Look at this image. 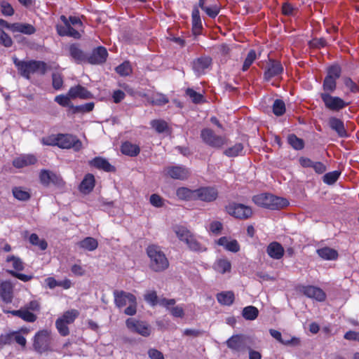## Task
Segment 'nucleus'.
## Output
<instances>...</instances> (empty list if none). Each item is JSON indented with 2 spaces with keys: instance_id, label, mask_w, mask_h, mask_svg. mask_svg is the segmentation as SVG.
I'll use <instances>...</instances> for the list:
<instances>
[{
  "instance_id": "nucleus-12",
  "label": "nucleus",
  "mask_w": 359,
  "mask_h": 359,
  "mask_svg": "<svg viewBox=\"0 0 359 359\" xmlns=\"http://www.w3.org/2000/svg\"><path fill=\"white\" fill-rule=\"evenodd\" d=\"M218 197V191L213 187H201L196 189V201L203 202L215 201Z\"/></svg>"
},
{
  "instance_id": "nucleus-37",
  "label": "nucleus",
  "mask_w": 359,
  "mask_h": 359,
  "mask_svg": "<svg viewBox=\"0 0 359 359\" xmlns=\"http://www.w3.org/2000/svg\"><path fill=\"white\" fill-rule=\"evenodd\" d=\"M342 81L346 88H347L351 93H359V81H354L350 76H344Z\"/></svg>"
},
{
  "instance_id": "nucleus-31",
  "label": "nucleus",
  "mask_w": 359,
  "mask_h": 359,
  "mask_svg": "<svg viewBox=\"0 0 359 359\" xmlns=\"http://www.w3.org/2000/svg\"><path fill=\"white\" fill-rule=\"evenodd\" d=\"M267 253L271 258L280 259L283 256L284 249L280 243L273 242L269 245Z\"/></svg>"
},
{
  "instance_id": "nucleus-20",
  "label": "nucleus",
  "mask_w": 359,
  "mask_h": 359,
  "mask_svg": "<svg viewBox=\"0 0 359 359\" xmlns=\"http://www.w3.org/2000/svg\"><path fill=\"white\" fill-rule=\"evenodd\" d=\"M89 165L98 170H102L108 172H115L116 168L104 158L97 156L89 161Z\"/></svg>"
},
{
  "instance_id": "nucleus-34",
  "label": "nucleus",
  "mask_w": 359,
  "mask_h": 359,
  "mask_svg": "<svg viewBox=\"0 0 359 359\" xmlns=\"http://www.w3.org/2000/svg\"><path fill=\"white\" fill-rule=\"evenodd\" d=\"M318 255L324 259L332 260L338 257V253L335 250L330 248H323L317 250Z\"/></svg>"
},
{
  "instance_id": "nucleus-16",
  "label": "nucleus",
  "mask_w": 359,
  "mask_h": 359,
  "mask_svg": "<svg viewBox=\"0 0 359 359\" xmlns=\"http://www.w3.org/2000/svg\"><path fill=\"white\" fill-rule=\"evenodd\" d=\"M177 236L182 241H184L189 247L196 250L198 249V243L194 239L189 231L184 226H177L174 229Z\"/></svg>"
},
{
  "instance_id": "nucleus-61",
  "label": "nucleus",
  "mask_w": 359,
  "mask_h": 359,
  "mask_svg": "<svg viewBox=\"0 0 359 359\" xmlns=\"http://www.w3.org/2000/svg\"><path fill=\"white\" fill-rule=\"evenodd\" d=\"M70 98L68 95H59L55 97V101L62 107H67L70 104Z\"/></svg>"
},
{
  "instance_id": "nucleus-55",
  "label": "nucleus",
  "mask_w": 359,
  "mask_h": 359,
  "mask_svg": "<svg viewBox=\"0 0 359 359\" xmlns=\"http://www.w3.org/2000/svg\"><path fill=\"white\" fill-rule=\"evenodd\" d=\"M52 85L55 90H60L63 86V78L60 73H53Z\"/></svg>"
},
{
  "instance_id": "nucleus-54",
  "label": "nucleus",
  "mask_w": 359,
  "mask_h": 359,
  "mask_svg": "<svg viewBox=\"0 0 359 359\" xmlns=\"http://www.w3.org/2000/svg\"><path fill=\"white\" fill-rule=\"evenodd\" d=\"M0 8L1 13L5 16H12L14 14L13 6L6 1H0Z\"/></svg>"
},
{
  "instance_id": "nucleus-33",
  "label": "nucleus",
  "mask_w": 359,
  "mask_h": 359,
  "mask_svg": "<svg viewBox=\"0 0 359 359\" xmlns=\"http://www.w3.org/2000/svg\"><path fill=\"white\" fill-rule=\"evenodd\" d=\"M217 301L223 305L230 306L234 301V294L233 292H223L217 294Z\"/></svg>"
},
{
  "instance_id": "nucleus-40",
  "label": "nucleus",
  "mask_w": 359,
  "mask_h": 359,
  "mask_svg": "<svg viewBox=\"0 0 359 359\" xmlns=\"http://www.w3.org/2000/svg\"><path fill=\"white\" fill-rule=\"evenodd\" d=\"M16 316L29 323H34L37 318L36 316L33 313L27 312V310L25 309L24 306L21 307L19 310H17Z\"/></svg>"
},
{
  "instance_id": "nucleus-26",
  "label": "nucleus",
  "mask_w": 359,
  "mask_h": 359,
  "mask_svg": "<svg viewBox=\"0 0 359 359\" xmlns=\"http://www.w3.org/2000/svg\"><path fill=\"white\" fill-rule=\"evenodd\" d=\"M302 291L306 297L313 298L319 302L324 301L325 299V292L321 289L314 286H304Z\"/></svg>"
},
{
  "instance_id": "nucleus-29",
  "label": "nucleus",
  "mask_w": 359,
  "mask_h": 359,
  "mask_svg": "<svg viewBox=\"0 0 359 359\" xmlns=\"http://www.w3.org/2000/svg\"><path fill=\"white\" fill-rule=\"evenodd\" d=\"M121 151L124 155L135 157L140 154V148L137 144L126 141L122 143Z\"/></svg>"
},
{
  "instance_id": "nucleus-4",
  "label": "nucleus",
  "mask_w": 359,
  "mask_h": 359,
  "mask_svg": "<svg viewBox=\"0 0 359 359\" xmlns=\"http://www.w3.org/2000/svg\"><path fill=\"white\" fill-rule=\"evenodd\" d=\"M252 201L258 206L269 210H280L289 205L286 198L268 193L254 196Z\"/></svg>"
},
{
  "instance_id": "nucleus-47",
  "label": "nucleus",
  "mask_w": 359,
  "mask_h": 359,
  "mask_svg": "<svg viewBox=\"0 0 359 359\" xmlns=\"http://www.w3.org/2000/svg\"><path fill=\"white\" fill-rule=\"evenodd\" d=\"M151 126L158 133H164L168 128L166 121L161 119L151 121Z\"/></svg>"
},
{
  "instance_id": "nucleus-30",
  "label": "nucleus",
  "mask_w": 359,
  "mask_h": 359,
  "mask_svg": "<svg viewBox=\"0 0 359 359\" xmlns=\"http://www.w3.org/2000/svg\"><path fill=\"white\" fill-rule=\"evenodd\" d=\"M177 197L182 201H196V189L192 190L187 187H179L176 190Z\"/></svg>"
},
{
  "instance_id": "nucleus-11",
  "label": "nucleus",
  "mask_w": 359,
  "mask_h": 359,
  "mask_svg": "<svg viewBox=\"0 0 359 359\" xmlns=\"http://www.w3.org/2000/svg\"><path fill=\"white\" fill-rule=\"evenodd\" d=\"M39 179L41 183L45 187L53 184L58 187H61L65 184V182L60 175L48 170H42L40 172Z\"/></svg>"
},
{
  "instance_id": "nucleus-51",
  "label": "nucleus",
  "mask_w": 359,
  "mask_h": 359,
  "mask_svg": "<svg viewBox=\"0 0 359 359\" xmlns=\"http://www.w3.org/2000/svg\"><path fill=\"white\" fill-rule=\"evenodd\" d=\"M13 43L11 37L0 27V44L6 48H10Z\"/></svg>"
},
{
  "instance_id": "nucleus-57",
  "label": "nucleus",
  "mask_w": 359,
  "mask_h": 359,
  "mask_svg": "<svg viewBox=\"0 0 359 359\" xmlns=\"http://www.w3.org/2000/svg\"><path fill=\"white\" fill-rule=\"evenodd\" d=\"M6 262H12L13 267L16 271H22L24 269V266H23V263L22 262V260L19 257H15L14 255L8 256L6 258Z\"/></svg>"
},
{
  "instance_id": "nucleus-41",
  "label": "nucleus",
  "mask_w": 359,
  "mask_h": 359,
  "mask_svg": "<svg viewBox=\"0 0 359 359\" xmlns=\"http://www.w3.org/2000/svg\"><path fill=\"white\" fill-rule=\"evenodd\" d=\"M341 173L339 170L327 172L323 177V182L328 185L334 184L339 178Z\"/></svg>"
},
{
  "instance_id": "nucleus-59",
  "label": "nucleus",
  "mask_w": 359,
  "mask_h": 359,
  "mask_svg": "<svg viewBox=\"0 0 359 359\" xmlns=\"http://www.w3.org/2000/svg\"><path fill=\"white\" fill-rule=\"evenodd\" d=\"M67 325V324L66 323L63 322L62 320L57 319L55 322L56 327H57L59 333L62 336H67L69 333V328Z\"/></svg>"
},
{
  "instance_id": "nucleus-19",
  "label": "nucleus",
  "mask_w": 359,
  "mask_h": 359,
  "mask_svg": "<svg viewBox=\"0 0 359 359\" xmlns=\"http://www.w3.org/2000/svg\"><path fill=\"white\" fill-rule=\"evenodd\" d=\"M114 297L115 304L118 308H121L126 306L127 302H134L135 300V297L133 294L124 292L123 290H114Z\"/></svg>"
},
{
  "instance_id": "nucleus-25",
  "label": "nucleus",
  "mask_w": 359,
  "mask_h": 359,
  "mask_svg": "<svg viewBox=\"0 0 359 359\" xmlns=\"http://www.w3.org/2000/svg\"><path fill=\"white\" fill-rule=\"evenodd\" d=\"M37 162L36 156L33 154L21 155L13 161V165L17 168H22L34 165Z\"/></svg>"
},
{
  "instance_id": "nucleus-58",
  "label": "nucleus",
  "mask_w": 359,
  "mask_h": 359,
  "mask_svg": "<svg viewBox=\"0 0 359 359\" xmlns=\"http://www.w3.org/2000/svg\"><path fill=\"white\" fill-rule=\"evenodd\" d=\"M95 107L94 102H88L83 104L78 105L74 107V112L88 113L93 111Z\"/></svg>"
},
{
  "instance_id": "nucleus-44",
  "label": "nucleus",
  "mask_w": 359,
  "mask_h": 359,
  "mask_svg": "<svg viewBox=\"0 0 359 359\" xmlns=\"http://www.w3.org/2000/svg\"><path fill=\"white\" fill-rule=\"evenodd\" d=\"M116 72L121 76H129L132 73L130 62L125 61L116 67Z\"/></svg>"
},
{
  "instance_id": "nucleus-5",
  "label": "nucleus",
  "mask_w": 359,
  "mask_h": 359,
  "mask_svg": "<svg viewBox=\"0 0 359 359\" xmlns=\"http://www.w3.org/2000/svg\"><path fill=\"white\" fill-rule=\"evenodd\" d=\"M226 212L238 219H248L252 216L253 211L250 206L236 202H231L225 206Z\"/></svg>"
},
{
  "instance_id": "nucleus-3",
  "label": "nucleus",
  "mask_w": 359,
  "mask_h": 359,
  "mask_svg": "<svg viewBox=\"0 0 359 359\" xmlns=\"http://www.w3.org/2000/svg\"><path fill=\"white\" fill-rule=\"evenodd\" d=\"M149 258V268L155 272H161L169 266V262L161 248L156 245H149L147 249Z\"/></svg>"
},
{
  "instance_id": "nucleus-43",
  "label": "nucleus",
  "mask_w": 359,
  "mask_h": 359,
  "mask_svg": "<svg viewBox=\"0 0 359 359\" xmlns=\"http://www.w3.org/2000/svg\"><path fill=\"white\" fill-rule=\"evenodd\" d=\"M187 96L189 97L194 104H200L204 102V97L202 94L197 93L193 88H188L185 90Z\"/></svg>"
},
{
  "instance_id": "nucleus-56",
  "label": "nucleus",
  "mask_w": 359,
  "mask_h": 359,
  "mask_svg": "<svg viewBox=\"0 0 359 359\" xmlns=\"http://www.w3.org/2000/svg\"><path fill=\"white\" fill-rule=\"evenodd\" d=\"M220 8L215 4H208V8H205V13L210 18H215L219 13Z\"/></svg>"
},
{
  "instance_id": "nucleus-21",
  "label": "nucleus",
  "mask_w": 359,
  "mask_h": 359,
  "mask_svg": "<svg viewBox=\"0 0 359 359\" xmlns=\"http://www.w3.org/2000/svg\"><path fill=\"white\" fill-rule=\"evenodd\" d=\"M95 186V179L93 174H86L79 186V190L83 194H88L93 191Z\"/></svg>"
},
{
  "instance_id": "nucleus-7",
  "label": "nucleus",
  "mask_w": 359,
  "mask_h": 359,
  "mask_svg": "<svg viewBox=\"0 0 359 359\" xmlns=\"http://www.w3.org/2000/svg\"><path fill=\"white\" fill-rule=\"evenodd\" d=\"M284 68L280 60L269 58L263 74L264 81H269L273 78L281 77Z\"/></svg>"
},
{
  "instance_id": "nucleus-1",
  "label": "nucleus",
  "mask_w": 359,
  "mask_h": 359,
  "mask_svg": "<svg viewBox=\"0 0 359 359\" xmlns=\"http://www.w3.org/2000/svg\"><path fill=\"white\" fill-rule=\"evenodd\" d=\"M342 75V67L338 62H334L327 67L326 75L323 81V92L320 97L325 107L332 111H339L350 104L339 96H333L337 88V81Z\"/></svg>"
},
{
  "instance_id": "nucleus-9",
  "label": "nucleus",
  "mask_w": 359,
  "mask_h": 359,
  "mask_svg": "<svg viewBox=\"0 0 359 359\" xmlns=\"http://www.w3.org/2000/svg\"><path fill=\"white\" fill-rule=\"evenodd\" d=\"M50 332L46 330L38 332L34 338L33 348L38 353L42 354L49 350Z\"/></svg>"
},
{
  "instance_id": "nucleus-45",
  "label": "nucleus",
  "mask_w": 359,
  "mask_h": 359,
  "mask_svg": "<svg viewBox=\"0 0 359 359\" xmlns=\"http://www.w3.org/2000/svg\"><path fill=\"white\" fill-rule=\"evenodd\" d=\"M231 263L227 259H219L218 260L215 265V269L221 273H224L231 270Z\"/></svg>"
},
{
  "instance_id": "nucleus-46",
  "label": "nucleus",
  "mask_w": 359,
  "mask_h": 359,
  "mask_svg": "<svg viewBox=\"0 0 359 359\" xmlns=\"http://www.w3.org/2000/svg\"><path fill=\"white\" fill-rule=\"evenodd\" d=\"M60 18L64 25H56L55 29L57 33L60 36H66L67 34H62V32L60 31L63 30L65 31V32H67V31H69V27H71V25L65 15H62Z\"/></svg>"
},
{
  "instance_id": "nucleus-42",
  "label": "nucleus",
  "mask_w": 359,
  "mask_h": 359,
  "mask_svg": "<svg viewBox=\"0 0 359 359\" xmlns=\"http://www.w3.org/2000/svg\"><path fill=\"white\" fill-rule=\"evenodd\" d=\"M273 113L277 116H280L285 113V104L283 100L276 99L272 106Z\"/></svg>"
},
{
  "instance_id": "nucleus-6",
  "label": "nucleus",
  "mask_w": 359,
  "mask_h": 359,
  "mask_svg": "<svg viewBox=\"0 0 359 359\" xmlns=\"http://www.w3.org/2000/svg\"><path fill=\"white\" fill-rule=\"evenodd\" d=\"M201 138L207 145L219 149L226 144V139L221 135H216L210 128H203L201 131Z\"/></svg>"
},
{
  "instance_id": "nucleus-28",
  "label": "nucleus",
  "mask_w": 359,
  "mask_h": 359,
  "mask_svg": "<svg viewBox=\"0 0 359 359\" xmlns=\"http://www.w3.org/2000/svg\"><path fill=\"white\" fill-rule=\"evenodd\" d=\"M12 32L31 35L36 32V28L31 24L22 22L12 23Z\"/></svg>"
},
{
  "instance_id": "nucleus-15",
  "label": "nucleus",
  "mask_w": 359,
  "mask_h": 359,
  "mask_svg": "<svg viewBox=\"0 0 359 359\" xmlns=\"http://www.w3.org/2000/svg\"><path fill=\"white\" fill-rule=\"evenodd\" d=\"M212 63V59L208 55L201 56L196 58L192 62V69L198 76L204 74L205 70L210 67Z\"/></svg>"
},
{
  "instance_id": "nucleus-17",
  "label": "nucleus",
  "mask_w": 359,
  "mask_h": 359,
  "mask_svg": "<svg viewBox=\"0 0 359 359\" xmlns=\"http://www.w3.org/2000/svg\"><path fill=\"white\" fill-rule=\"evenodd\" d=\"M69 54L72 60L76 64L86 63L87 54L81 48L80 44L72 43L68 47Z\"/></svg>"
},
{
  "instance_id": "nucleus-64",
  "label": "nucleus",
  "mask_w": 359,
  "mask_h": 359,
  "mask_svg": "<svg viewBox=\"0 0 359 359\" xmlns=\"http://www.w3.org/2000/svg\"><path fill=\"white\" fill-rule=\"evenodd\" d=\"M148 355L151 359H164L163 354L156 348H150Z\"/></svg>"
},
{
  "instance_id": "nucleus-49",
  "label": "nucleus",
  "mask_w": 359,
  "mask_h": 359,
  "mask_svg": "<svg viewBox=\"0 0 359 359\" xmlns=\"http://www.w3.org/2000/svg\"><path fill=\"white\" fill-rule=\"evenodd\" d=\"M256 58H257V54H256L255 50L253 49H251L248 52L247 57H245V59L244 60V62H243V65L242 67L243 72L247 71L250 68V67L252 65V64L254 62V61L256 60Z\"/></svg>"
},
{
  "instance_id": "nucleus-27",
  "label": "nucleus",
  "mask_w": 359,
  "mask_h": 359,
  "mask_svg": "<svg viewBox=\"0 0 359 359\" xmlns=\"http://www.w3.org/2000/svg\"><path fill=\"white\" fill-rule=\"evenodd\" d=\"M192 31L195 35H199L203 29L202 21L198 6H194L191 13Z\"/></svg>"
},
{
  "instance_id": "nucleus-10",
  "label": "nucleus",
  "mask_w": 359,
  "mask_h": 359,
  "mask_svg": "<svg viewBox=\"0 0 359 359\" xmlns=\"http://www.w3.org/2000/svg\"><path fill=\"white\" fill-rule=\"evenodd\" d=\"M250 337L244 334H236L226 341L227 346L235 351H244L249 348Z\"/></svg>"
},
{
  "instance_id": "nucleus-35",
  "label": "nucleus",
  "mask_w": 359,
  "mask_h": 359,
  "mask_svg": "<svg viewBox=\"0 0 359 359\" xmlns=\"http://www.w3.org/2000/svg\"><path fill=\"white\" fill-rule=\"evenodd\" d=\"M12 192L13 196L19 201H28L31 197L29 191L22 187H14Z\"/></svg>"
},
{
  "instance_id": "nucleus-24",
  "label": "nucleus",
  "mask_w": 359,
  "mask_h": 359,
  "mask_svg": "<svg viewBox=\"0 0 359 359\" xmlns=\"http://www.w3.org/2000/svg\"><path fill=\"white\" fill-rule=\"evenodd\" d=\"M330 128L335 131L339 137H347L348 133L345 128L344 122L337 118L330 117L328 121Z\"/></svg>"
},
{
  "instance_id": "nucleus-36",
  "label": "nucleus",
  "mask_w": 359,
  "mask_h": 359,
  "mask_svg": "<svg viewBox=\"0 0 359 359\" xmlns=\"http://www.w3.org/2000/svg\"><path fill=\"white\" fill-rule=\"evenodd\" d=\"M287 142L295 150H302L304 147V141L294 134L287 136Z\"/></svg>"
},
{
  "instance_id": "nucleus-60",
  "label": "nucleus",
  "mask_w": 359,
  "mask_h": 359,
  "mask_svg": "<svg viewBox=\"0 0 359 359\" xmlns=\"http://www.w3.org/2000/svg\"><path fill=\"white\" fill-rule=\"evenodd\" d=\"M13 341V334L9 333L0 335V350L4 348L5 345H9Z\"/></svg>"
},
{
  "instance_id": "nucleus-2",
  "label": "nucleus",
  "mask_w": 359,
  "mask_h": 359,
  "mask_svg": "<svg viewBox=\"0 0 359 359\" xmlns=\"http://www.w3.org/2000/svg\"><path fill=\"white\" fill-rule=\"evenodd\" d=\"M13 62L19 74L27 79H29L31 74L35 73L44 75L48 70L47 64L43 61L35 60L25 61L20 60L16 57H13Z\"/></svg>"
},
{
  "instance_id": "nucleus-13",
  "label": "nucleus",
  "mask_w": 359,
  "mask_h": 359,
  "mask_svg": "<svg viewBox=\"0 0 359 359\" xmlns=\"http://www.w3.org/2000/svg\"><path fill=\"white\" fill-rule=\"evenodd\" d=\"M108 52L105 47L100 46L95 48L89 55H87L86 63L90 65H102L107 61Z\"/></svg>"
},
{
  "instance_id": "nucleus-63",
  "label": "nucleus",
  "mask_w": 359,
  "mask_h": 359,
  "mask_svg": "<svg viewBox=\"0 0 359 359\" xmlns=\"http://www.w3.org/2000/svg\"><path fill=\"white\" fill-rule=\"evenodd\" d=\"M295 9L292 5L288 2H285L282 6V13L284 15L290 16L293 15Z\"/></svg>"
},
{
  "instance_id": "nucleus-53",
  "label": "nucleus",
  "mask_w": 359,
  "mask_h": 359,
  "mask_svg": "<svg viewBox=\"0 0 359 359\" xmlns=\"http://www.w3.org/2000/svg\"><path fill=\"white\" fill-rule=\"evenodd\" d=\"M43 145L47 146H57L58 145V134L50 135L46 137H43L41 140Z\"/></svg>"
},
{
  "instance_id": "nucleus-48",
  "label": "nucleus",
  "mask_w": 359,
  "mask_h": 359,
  "mask_svg": "<svg viewBox=\"0 0 359 359\" xmlns=\"http://www.w3.org/2000/svg\"><path fill=\"white\" fill-rule=\"evenodd\" d=\"M79 316V311L75 309H72L67 311L64 313L61 318H59V320H62L63 322L67 324L72 323L76 318Z\"/></svg>"
},
{
  "instance_id": "nucleus-23",
  "label": "nucleus",
  "mask_w": 359,
  "mask_h": 359,
  "mask_svg": "<svg viewBox=\"0 0 359 359\" xmlns=\"http://www.w3.org/2000/svg\"><path fill=\"white\" fill-rule=\"evenodd\" d=\"M68 95L72 99L77 97L81 99H90L92 97V93L85 87L81 85H76L71 87L68 91Z\"/></svg>"
},
{
  "instance_id": "nucleus-32",
  "label": "nucleus",
  "mask_w": 359,
  "mask_h": 359,
  "mask_svg": "<svg viewBox=\"0 0 359 359\" xmlns=\"http://www.w3.org/2000/svg\"><path fill=\"white\" fill-rule=\"evenodd\" d=\"M77 245H79L81 248L88 251L95 250L97 246L98 243L96 239L92 237H86L83 240L77 243Z\"/></svg>"
},
{
  "instance_id": "nucleus-22",
  "label": "nucleus",
  "mask_w": 359,
  "mask_h": 359,
  "mask_svg": "<svg viewBox=\"0 0 359 359\" xmlns=\"http://www.w3.org/2000/svg\"><path fill=\"white\" fill-rule=\"evenodd\" d=\"M0 297L4 302L11 303L13 299V286L10 281H4L0 285Z\"/></svg>"
},
{
  "instance_id": "nucleus-52",
  "label": "nucleus",
  "mask_w": 359,
  "mask_h": 359,
  "mask_svg": "<svg viewBox=\"0 0 359 359\" xmlns=\"http://www.w3.org/2000/svg\"><path fill=\"white\" fill-rule=\"evenodd\" d=\"M29 242L34 245H38L42 250H46L48 247L46 241L45 240H40L36 233L31 234Z\"/></svg>"
},
{
  "instance_id": "nucleus-62",
  "label": "nucleus",
  "mask_w": 359,
  "mask_h": 359,
  "mask_svg": "<svg viewBox=\"0 0 359 359\" xmlns=\"http://www.w3.org/2000/svg\"><path fill=\"white\" fill-rule=\"evenodd\" d=\"M24 308L25 310H27V312L33 313L34 311H39L40 304L37 301L33 300L29 302L28 304H25L24 306Z\"/></svg>"
},
{
  "instance_id": "nucleus-18",
  "label": "nucleus",
  "mask_w": 359,
  "mask_h": 359,
  "mask_svg": "<svg viewBox=\"0 0 359 359\" xmlns=\"http://www.w3.org/2000/svg\"><path fill=\"white\" fill-rule=\"evenodd\" d=\"M168 176L175 180H184L190 175L189 170L183 165L169 166L166 168Z\"/></svg>"
},
{
  "instance_id": "nucleus-38",
  "label": "nucleus",
  "mask_w": 359,
  "mask_h": 359,
  "mask_svg": "<svg viewBox=\"0 0 359 359\" xmlns=\"http://www.w3.org/2000/svg\"><path fill=\"white\" fill-rule=\"evenodd\" d=\"M259 315V310L253 306L245 307L242 311L243 317L248 320H255Z\"/></svg>"
},
{
  "instance_id": "nucleus-39",
  "label": "nucleus",
  "mask_w": 359,
  "mask_h": 359,
  "mask_svg": "<svg viewBox=\"0 0 359 359\" xmlns=\"http://www.w3.org/2000/svg\"><path fill=\"white\" fill-rule=\"evenodd\" d=\"M244 147L242 143H236L233 146L227 148L224 151V154L228 157H236L241 155Z\"/></svg>"
},
{
  "instance_id": "nucleus-14",
  "label": "nucleus",
  "mask_w": 359,
  "mask_h": 359,
  "mask_svg": "<svg viewBox=\"0 0 359 359\" xmlns=\"http://www.w3.org/2000/svg\"><path fill=\"white\" fill-rule=\"evenodd\" d=\"M127 327L133 332L138 333L144 337L150 334V329L148 324L144 321L137 320L134 318H128L126 322Z\"/></svg>"
},
{
  "instance_id": "nucleus-8",
  "label": "nucleus",
  "mask_w": 359,
  "mask_h": 359,
  "mask_svg": "<svg viewBox=\"0 0 359 359\" xmlns=\"http://www.w3.org/2000/svg\"><path fill=\"white\" fill-rule=\"evenodd\" d=\"M57 147L61 149H73L75 151H79L82 148V142L76 135L58 133Z\"/></svg>"
},
{
  "instance_id": "nucleus-50",
  "label": "nucleus",
  "mask_w": 359,
  "mask_h": 359,
  "mask_svg": "<svg viewBox=\"0 0 359 359\" xmlns=\"http://www.w3.org/2000/svg\"><path fill=\"white\" fill-rule=\"evenodd\" d=\"M165 200L157 194H153L149 197V203L155 208H162L165 205Z\"/></svg>"
}]
</instances>
